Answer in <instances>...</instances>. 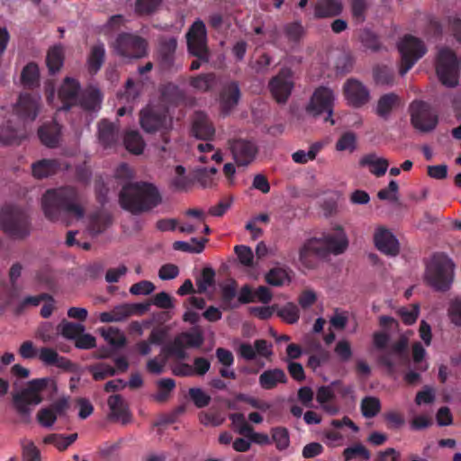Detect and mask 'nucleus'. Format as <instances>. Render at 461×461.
Instances as JSON below:
<instances>
[{
    "label": "nucleus",
    "instance_id": "57",
    "mask_svg": "<svg viewBox=\"0 0 461 461\" xmlns=\"http://www.w3.org/2000/svg\"><path fill=\"white\" fill-rule=\"evenodd\" d=\"M368 8L366 0H353L351 3L352 17L357 23L366 20V13Z\"/></svg>",
    "mask_w": 461,
    "mask_h": 461
},
{
    "label": "nucleus",
    "instance_id": "18",
    "mask_svg": "<svg viewBox=\"0 0 461 461\" xmlns=\"http://www.w3.org/2000/svg\"><path fill=\"white\" fill-rule=\"evenodd\" d=\"M376 249L388 256H395L399 252V242L395 236L386 228L378 227L374 234Z\"/></svg>",
    "mask_w": 461,
    "mask_h": 461
},
{
    "label": "nucleus",
    "instance_id": "11",
    "mask_svg": "<svg viewBox=\"0 0 461 461\" xmlns=\"http://www.w3.org/2000/svg\"><path fill=\"white\" fill-rule=\"evenodd\" d=\"M187 47L189 52L198 58L190 65L191 70H196L201 67L202 60L208 59V49L206 45V28L201 20H196L186 33Z\"/></svg>",
    "mask_w": 461,
    "mask_h": 461
},
{
    "label": "nucleus",
    "instance_id": "47",
    "mask_svg": "<svg viewBox=\"0 0 461 461\" xmlns=\"http://www.w3.org/2000/svg\"><path fill=\"white\" fill-rule=\"evenodd\" d=\"M104 339L113 348H121L126 344V338L119 329L110 327L106 330H102Z\"/></svg>",
    "mask_w": 461,
    "mask_h": 461
},
{
    "label": "nucleus",
    "instance_id": "25",
    "mask_svg": "<svg viewBox=\"0 0 461 461\" xmlns=\"http://www.w3.org/2000/svg\"><path fill=\"white\" fill-rule=\"evenodd\" d=\"M313 9L316 19L332 18L342 13L343 5L340 0H317Z\"/></svg>",
    "mask_w": 461,
    "mask_h": 461
},
{
    "label": "nucleus",
    "instance_id": "6",
    "mask_svg": "<svg viewBox=\"0 0 461 461\" xmlns=\"http://www.w3.org/2000/svg\"><path fill=\"white\" fill-rule=\"evenodd\" d=\"M109 46L116 56L126 59H140L148 55V41L138 33L121 32Z\"/></svg>",
    "mask_w": 461,
    "mask_h": 461
},
{
    "label": "nucleus",
    "instance_id": "58",
    "mask_svg": "<svg viewBox=\"0 0 461 461\" xmlns=\"http://www.w3.org/2000/svg\"><path fill=\"white\" fill-rule=\"evenodd\" d=\"M330 357V355L329 351L323 348H320L315 354L310 356L307 362V366L313 371H316L318 367L326 364Z\"/></svg>",
    "mask_w": 461,
    "mask_h": 461
},
{
    "label": "nucleus",
    "instance_id": "44",
    "mask_svg": "<svg viewBox=\"0 0 461 461\" xmlns=\"http://www.w3.org/2000/svg\"><path fill=\"white\" fill-rule=\"evenodd\" d=\"M58 330L64 338L76 340L77 338L85 331V326L80 323L70 322L64 320L59 324Z\"/></svg>",
    "mask_w": 461,
    "mask_h": 461
},
{
    "label": "nucleus",
    "instance_id": "29",
    "mask_svg": "<svg viewBox=\"0 0 461 461\" xmlns=\"http://www.w3.org/2000/svg\"><path fill=\"white\" fill-rule=\"evenodd\" d=\"M60 168L58 159H41L32 165V171L34 177L41 179L56 174Z\"/></svg>",
    "mask_w": 461,
    "mask_h": 461
},
{
    "label": "nucleus",
    "instance_id": "56",
    "mask_svg": "<svg viewBox=\"0 0 461 461\" xmlns=\"http://www.w3.org/2000/svg\"><path fill=\"white\" fill-rule=\"evenodd\" d=\"M217 173L215 167H202L195 171V179L203 187H211L213 185V176Z\"/></svg>",
    "mask_w": 461,
    "mask_h": 461
},
{
    "label": "nucleus",
    "instance_id": "51",
    "mask_svg": "<svg viewBox=\"0 0 461 461\" xmlns=\"http://www.w3.org/2000/svg\"><path fill=\"white\" fill-rule=\"evenodd\" d=\"M373 76L375 83L379 85H391L393 82V71L387 66H376Z\"/></svg>",
    "mask_w": 461,
    "mask_h": 461
},
{
    "label": "nucleus",
    "instance_id": "61",
    "mask_svg": "<svg viewBox=\"0 0 461 461\" xmlns=\"http://www.w3.org/2000/svg\"><path fill=\"white\" fill-rule=\"evenodd\" d=\"M234 251L239 258V261L246 267H250L253 264V252L252 249L245 245H237L234 247Z\"/></svg>",
    "mask_w": 461,
    "mask_h": 461
},
{
    "label": "nucleus",
    "instance_id": "14",
    "mask_svg": "<svg viewBox=\"0 0 461 461\" xmlns=\"http://www.w3.org/2000/svg\"><path fill=\"white\" fill-rule=\"evenodd\" d=\"M294 88L293 73L289 68H282L269 82V89L277 103L284 104Z\"/></svg>",
    "mask_w": 461,
    "mask_h": 461
},
{
    "label": "nucleus",
    "instance_id": "37",
    "mask_svg": "<svg viewBox=\"0 0 461 461\" xmlns=\"http://www.w3.org/2000/svg\"><path fill=\"white\" fill-rule=\"evenodd\" d=\"M64 63V51L61 46H54L48 50L46 64L50 74L59 71Z\"/></svg>",
    "mask_w": 461,
    "mask_h": 461
},
{
    "label": "nucleus",
    "instance_id": "38",
    "mask_svg": "<svg viewBox=\"0 0 461 461\" xmlns=\"http://www.w3.org/2000/svg\"><path fill=\"white\" fill-rule=\"evenodd\" d=\"M125 149L132 154L140 155L143 152L145 142L137 131H129L123 138Z\"/></svg>",
    "mask_w": 461,
    "mask_h": 461
},
{
    "label": "nucleus",
    "instance_id": "2",
    "mask_svg": "<svg viewBox=\"0 0 461 461\" xmlns=\"http://www.w3.org/2000/svg\"><path fill=\"white\" fill-rule=\"evenodd\" d=\"M348 247V240L341 226L335 227L332 231L322 233L320 238L313 237L305 240L299 249V260L308 268L314 269L320 258L330 254H342Z\"/></svg>",
    "mask_w": 461,
    "mask_h": 461
},
{
    "label": "nucleus",
    "instance_id": "24",
    "mask_svg": "<svg viewBox=\"0 0 461 461\" xmlns=\"http://www.w3.org/2000/svg\"><path fill=\"white\" fill-rule=\"evenodd\" d=\"M177 47L176 39L174 37L162 38L158 46V59L162 69L169 70L175 62V53Z\"/></svg>",
    "mask_w": 461,
    "mask_h": 461
},
{
    "label": "nucleus",
    "instance_id": "17",
    "mask_svg": "<svg viewBox=\"0 0 461 461\" xmlns=\"http://www.w3.org/2000/svg\"><path fill=\"white\" fill-rule=\"evenodd\" d=\"M167 112H160L153 107H146L140 111V123L149 133L156 132L167 126Z\"/></svg>",
    "mask_w": 461,
    "mask_h": 461
},
{
    "label": "nucleus",
    "instance_id": "8",
    "mask_svg": "<svg viewBox=\"0 0 461 461\" xmlns=\"http://www.w3.org/2000/svg\"><path fill=\"white\" fill-rule=\"evenodd\" d=\"M0 225L3 230L14 240H24L31 233L28 215L15 205L6 204L1 209Z\"/></svg>",
    "mask_w": 461,
    "mask_h": 461
},
{
    "label": "nucleus",
    "instance_id": "63",
    "mask_svg": "<svg viewBox=\"0 0 461 461\" xmlns=\"http://www.w3.org/2000/svg\"><path fill=\"white\" fill-rule=\"evenodd\" d=\"M182 338L185 348H200L203 343V337L201 332H183L179 335Z\"/></svg>",
    "mask_w": 461,
    "mask_h": 461
},
{
    "label": "nucleus",
    "instance_id": "48",
    "mask_svg": "<svg viewBox=\"0 0 461 461\" xmlns=\"http://www.w3.org/2000/svg\"><path fill=\"white\" fill-rule=\"evenodd\" d=\"M342 455L345 461H350L356 458L368 460L370 458V452L365 446L360 443L346 447L343 450Z\"/></svg>",
    "mask_w": 461,
    "mask_h": 461
},
{
    "label": "nucleus",
    "instance_id": "59",
    "mask_svg": "<svg viewBox=\"0 0 461 461\" xmlns=\"http://www.w3.org/2000/svg\"><path fill=\"white\" fill-rule=\"evenodd\" d=\"M22 456L23 461H41V453L32 441L22 443Z\"/></svg>",
    "mask_w": 461,
    "mask_h": 461
},
{
    "label": "nucleus",
    "instance_id": "34",
    "mask_svg": "<svg viewBox=\"0 0 461 461\" xmlns=\"http://www.w3.org/2000/svg\"><path fill=\"white\" fill-rule=\"evenodd\" d=\"M105 59V48L104 43L99 42L91 48L87 65L91 74H96L102 68Z\"/></svg>",
    "mask_w": 461,
    "mask_h": 461
},
{
    "label": "nucleus",
    "instance_id": "7",
    "mask_svg": "<svg viewBox=\"0 0 461 461\" xmlns=\"http://www.w3.org/2000/svg\"><path fill=\"white\" fill-rule=\"evenodd\" d=\"M455 265L445 254H435L427 265L426 278L436 291L449 290L454 280Z\"/></svg>",
    "mask_w": 461,
    "mask_h": 461
},
{
    "label": "nucleus",
    "instance_id": "20",
    "mask_svg": "<svg viewBox=\"0 0 461 461\" xmlns=\"http://www.w3.org/2000/svg\"><path fill=\"white\" fill-rule=\"evenodd\" d=\"M427 52L424 42L411 35L405 34V73Z\"/></svg>",
    "mask_w": 461,
    "mask_h": 461
},
{
    "label": "nucleus",
    "instance_id": "40",
    "mask_svg": "<svg viewBox=\"0 0 461 461\" xmlns=\"http://www.w3.org/2000/svg\"><path fill=\"white\" fill-rule=\"evenodd\" d=\"M208 242V239H196L192 238L191 243L186 241H175L173 243V249L178 251H184L188 253H201L203 251L205 244Z\"/></svg>",
    "mask_w": 461,
    "mask_h": 461
},
{
    "label": "nucleus",
    "instance_id": "1",
    "mask_svg": "<svg viewBox=\"0 0 461 461\" xmlns=\"http://www.w3.org/2000/svg\"><path fill=\"white\" fill-rule=\"evenodd\" d=\"M41 96L30 93L20 95L14 112L0 110V142L19 143L27 136L26 122H33L38 116Z\"/></svg>",
    "mask_w": 461,
    "mask_h": 461
},
{
    "label": "nucleus",
    "instance_id": "50",
    "mask_svg": "<svg viewBox=\"0 0 461 461\" xmlns=\"http://www.w3.org/2000/svg\"><path fill=\"white\" fill-rule=\"evenodd\" d=\"M277 315L289 324L297 322L300 318L299 309L294 303H287L278 310Z\"/></svg>",
    "mask_w": 461,
    "mask_h": 461
},
{
    "label": "nucleus",
    "instance_id": "36",
    "mask_svg": "<svg viewBox=\"0 0 461 461\" xmlns=\"http://www.w3.org/2000/svg\"><path fill=\"white\" fill-rule=\"evenodd\" d=\"M40 72L36 63H28L22 70L21 82L24 87L32 89L39 86Z\"/></svg>",
    "mask_w": 461,
    "mask_h": 461
},
{
    "label": "nucleus",
    "instance_id": "5",
    "mask_svg": "<svg viewBox=\"0 0 461 461\" xmlns=\"http://www.w3.org/2000/svg\"><path fill=\"white\" fill-rule=\"evenodd\" d=\"M379 324L384 331H376L373 335L374 347L382 351L379 363L387 368L389 374L396 372L398 366L403 362V335L401 334L396 343L387 348L393 332L399 328V323L392 317L383 315L379 318Z\"/></svg>",
    "mask_w": 461,
    "mask_h": 461
},
{
    "label": "nucleus",
    "instance_id": "43",
    "mask_svg": "<svg viewBox=\"0 0 461 461\" xmlns=\"http://www.w3.org/2000/svg\"><path fill=\"white\" fill-rule=\"evenodd\" d=\"M283 32L288 41L298 43L305 33V30L299 21L288 23L284 25Z\"/></svg>",
    "mask_w": 461,
    "mask_h": 461
},
{
    "label": "nucleus",
    "instance_id": "46",
    "mask_svg": "<svg viewBox=\"0 0 461 461\" xmlns=\"http://www.w3.org/2000/svg\"><path fill=\"white\" fill-rule=\"evenodd\" d=\"M94 380L102 381L116 375V369L107 363H97L88 367Z\"/></svg>",
    "mask_w": 461,
    "mask_h": 461
},
{
    "label": "nucleus",
    "instance_id": "39",
    "mask_svg": "<svg viewBox=\"0 0 461 461\" xmlns=\"http://www.w3.org/2000/svg\"><path fill=\"white\" fill-rule=\"evenodd\" d=\"M266 282L273 286H283L290 283L291 278L289 271L285 267H273L265 276Z\"/></svg>",
    "mask_w": 461,
    "mask_h": 461
},
{
    "label": "nucleus",
    "instance_id": "15",
    "mask_svg": "<svg viewBox=\"0 0 461 461\" xmlns=\"http://www.w3.org/2000/svg\"><path fill=\"white\" fill-rule=\"evenodd\" d=\"M343 94L348 104L354 108H360L370 100L368 88L355 78H349L344 83Z\"/></svg>",
    "mask_w": 461,
    "mask_h": 461
},
{
    "label": "nucleus",
    "instance_id": "28",
    "mask_svg": "<svg viewBox=\"0 0 461 461\" xmlns=\"http://www.w3.org/2000/svg\"><path fill=\"white\" fill-rule=\"evenodd\" d=\"M359 165L367 167L372 175L381 177L386 173L389 161L384 158L378 157L375 153H368L361 158Z\"/></svg>",
    "mask_w": 461,
    "mask_h": 461
},
{
    "label": "nucleus",
    "instance_id": "30",
    "mask_svg": "<svg viewBox=\"0 0 461 461\" xmlns=\"http://www.w3.org/2000/svg\"><path fill=\"white\" fill-rule=\"evenodd\" d=\"M103 100L102 93L95 87L84 90L78 99L80 106L86 111H95L100 108Z\"/></svg>",
    "mask_w": 461,
    "mask_h": 461
},
{
    "label": "nucleus",
    "instance_id": "22",
    "mask_svg": "<svg viewBox=\"0 0 461 461\" xmlns=\"http://www.w3.org/2000/svg\"><path fill=\"white\" fill-rule=\"evenodd\" d=\"M240 99V86L235 81L224 84L220 92V104L224 113H229Z\"/></svg>",
    "mask_w": 461,
    "mask_h": 461
},
{
    "label": "nucleus",
    "instance_id": "33",
    "mask_svg": "<svg viewBox=\"0 0 461 461\" xmlns=\"http://www.w3.org/2000/svg\"><path fill=\"white\" fill-rule=\"evenodd\" d=\"M131 316V312H130L128 303H122L114 306L109 312L100 313L99 320L104 323L120 322L125 321Z\"/></svg>",
    "mask_w": 461,
    "mask_h": 461
},
{
    "label": "nucleus",
    "instance_id": "64",
    "mask_svg": "<svg viewBox=\"0 0 461 461\" xmlns=\"http://www.w3.org/2000/svg\"><path fill=\"white\" fill-rule=\"evenodd\" d=\"M448 313L451 321L456 326H461V297H456L451 301Z\"/></svg>",
    "mask_w": 461,
    "mask_h": 461
},
{
    "label": "nucleus",
    "instance_id": "41",
    "mask_svg": "<svg viewBox=\"0 0 461 461\" xmlns=\"http://www.w3.org/2000/svg\"><path fill=\"white\" fill-rule=\"evenodd\" d=\"M362 415L366 419L375 417L381 411V402L377 397L366 396L360 403Z\"/></svg>",
    "mask_w": 461,
    "mask_h": 461
},
{
    "label": "nucleus",
    "instance_id": "32",
    "mask_svg": "<svg viewBox=\"0 0 461 461\" xmlns=\"http://www.w3.org/2000/svg\"><path fill=\"white\" fill-rule=\"evenodd\" d=\"M118 131L115 125L107 120H102L98 124V139L105 147H112L117 140Z\"/></svg>",
    "mask_w": 461,
    "mask_h": 461
},
{
    "label": "nucleus",
    "instance_id": "31",
    "mask_svg": "<svg viewBox=\"0 0 461 461\" xmlns=\"http://www.w3.org/2000/svg\"><path fill=\"white\" fill-rule=\"evenodd\" d=\"M401 104V98L399 95L389 93L383 95L378 102L375 108L376 114L384 120H387L392 111L399 106Z\"/></svg>",
    "mask_w": 461,
    "mask_h": 461
},
{
    "label": "nucleus",
    "instance_id": "19",
    "mask_svg": "<svg viewBox=\"0 0 461 461\" xmlns=\"http://www.w3.org/2000/svg\"><path fill=\"white\" fill-rule=\"evenodd\" d=\"M80 84L77 79L66 77L59 89V98L63 110H69L78 103Z\"/></svg>",
    "mask_w": 461,
    "mask_h": 461
},
{
    "label": "nucleus",
    "instance_id": "4",
    "mask_svg": "<svg viewBox=\"0 0 461 461\" xmlns=\"http://www.w3.org/2000/svg\"><path fill=\"white\" fill-rule=\"evenodd\" d=\"M163 202L159 189L145 181L125 184L119 193L121 207L133 215L149 212Z\"/></svg>",
    "mask_w": 461,
    "mask_h": 461
},
{
    "label": "nucleus",
    "instance_id": "54",
    "mask_svg": "<svg viewBox=\"0 0 461 461\" xmlns=\"http://www.w3.org/2000/svg\"><path fill=\"white\" fill-rule=\"evenodd\" d=\"M272 440L275 442L277 449L284 450L287 448L290 443L287 429L284 427L274 428L272 429Z\"/></svg>",
    "mask_w": 461,
    "mask_h": 461
},
{
    "label": "nucleus",
    "instance_id": "60",
    "mask_svg": "<svg viewBox=\"0 0 461 461\" xmlns=\"http://www.w3.org/2000/svg\"><path fill=\"white\" fill-rule=\"evenodd\" d=\"M188 393L197 408H203L211 402V396L205 393L201 388H190Z\"/></svg>",
    "mask_w": 461,
    "mask_h": 461
},
{
    "label": "nucleus",
    "instance_id": "42",
    "mask_svg": "<svg viewBox=\"0 0 461 461\" xmlns=\"http://www.w3.org/2000/svg\"><path fill=\"white\" fill-rule=\"evenodd\" d=\"M215 75L213 73L200 74L190 79V86L201 92L211 90L215 85Z\"/></svg>",
    "mask_w": 461,
    "mask_h": 461
},
{
    "label": "nucleus",
    "instance_id": "35",
    "mask_svg": "<svg viewBox=\"0 0 461 461\" xmlns=\"http://www.w3.org/2000/svg\"><path fill=\"white\" fill-rule=\"evenodd\" d=\"M112 224V217L102 212L90 216L88 229L92 235L103 233Z\"/></svg>",
    "mask_w": 461,
    "mask_h": 461
},
{
    "label": "nucleus",
    "instance_id": "13",
    "mask_svg": "<svg viewBox=\"0 0 461 461\" xmlns=\"http://www.w3.org/2000/svg\"><path fill=\"white\" fill-rule=\"evenodd\" d=\"M413 126L421 131H429L438 124L437 113L425 102H413L410 105Z\"/></svg>",
    "mask_w": 461,
    "mask_h": 461
},
{
    "label": "nucleus",
    "instance_id": "21",
    "mask_svg": "<svg viewBox=\"0 0 461 461\" xmlns=\"http://www.w3.org/2000/svg\"><path fill=\"white\" fill-rule=\"evenodd\" d=\"M159 102L168 109L171 106H177L184 102L185 92L176 84L167 82L158 87Z\"/></svg>",
    "mask_w": 461,
    "mask_h": 461
},
{
    "label": "nucleus",
    "instance_id": "45",
    "mask_svg": "<svg viewBox=\"0 0 461 461\" xmlns=\"http://www.w3.org/2000/svg\"><path fill=\"white\" fill-rule=\"evenodd\" d=\"M185 348L184 340L177 336L171 344L162 348V354L167 359L170 357H176L177 359L183 360L186 357Z\"/></svg>",
    "mask_w": 461,
    "mask_h": 461
},
{
    "label": "nucleus",
    "instance_id": "62",
    "mask_svg": "<svg viewBox=\"0 0 461 461\" xmlns=\"http://www.w3.org/2000/svg\"><path fill=\"white\" fill-rule=\"evenodd\" d=\"M399 190V185L395 180H391L386 188L381 189L377 193V197L380 200H388L390 202L398 201L397 193Z\"/></svg>",
    "mask_w": 461,
    "mask_h": 461
},
{
    "label": "nucleus",
    "instance_id": "55",
    "mask_svg": "<svg viewBox=\"0 0 461 461\" xmlns=\"http://www.w3.org/2000/svg\"><path fill=\"white\" fill-rule=\"evenodd\" d=\"M357 138L352 131L343 133L336 143V149L339 151L349 150L353 152L356 149Z\"/></svg>",
    "mask_w": 461,
    "mask_h": 461
},
{
    "label": "nucleus",
    "instance_id": "16",
    "mask_svg": "<svg viewBox=\"0 0 461 461\" xmlns=\"http://www.w3.org/2000/svg\"><path fill=\"white\" fill-rule=\"evenodd\" d=\"M229 146L235 163L240 167L249 165L258 152L253 141L243 139L230 140Z\"/></svg>",
    "mask_w": 461,
    "mask_h": 461
},
{
    "label": "nucleus",
    "instance_id": "27",
    "mask_svg": "<svg viewBox=\"0 0 461 461\" xmlns=\"http://www.w3.org/2000/svg\"><path fill=\"white\" fill-rule=\"evenodd\" d=\"M60 133L61 126L56 122L44 123L38 130L41 141L49 148H55L59 145Z\"/></svg>",
    "mask_w": 461,
    "mask_h": 461
},
{
    "label": "nucleus",
    "instance_id": "9",
    "mask_svg": "<svg viewBox=\"0 0 461 461\" xmlns=\"http://www.w3.org/2000/svg\"><path fill=\"white\" fill-rule=\"evenodd\" d=\"M49 381V378L32 379L28 383L27 388L13 394L14 408L25 420H29L32 406L41 402L42 398L39 393L48 386Z\"/></svg>",
    "mask_w": 461,
    "mask_h": 461
},
{
    "label": "nucleus",
    "instance_id": "53",
    "mask_svg": "<svg viewBox=\"0 0 461 461\" xmlns=\"http://www.w3.org/2000/svg\"><path fill=\"white\" fill-rule=\"evenodd\" d=\"M162 0H136L135 12L139 15H149L155 13Z\"/></svg>",
    "mask_w": 461,
    "mask_h": 461
},
{
    "label": "nucleus",
    "instance_id": "12",
    "mask_svg": "<svg viewBox=\"0 0 461 461\" xmlns=\"http://www.w3.org/2000/svg\"><path fill=\"white\" fill-rule=\"evenodd\" d=\"M458 61L456 55L449 49H441L437 56L436 72L440 82L448 87L458 84Z\"/></svg>",
    "mask_w": 461,
    "mask_h": 461
},
{
    "label": "nucleus",
    "instance_id": "23",
    "mask_svg": "<svg viewBox=\"0 0 461 461\" xmlns=\"http://www.w3.org/2000/svg\"><path fill=\"white\" fill-rule=\"evenodd\" d=\"M192 134L199 140H211L215 134V129L203 112H196L192 122Z\"/></svg>",
    "mask_w": 461,
    "mask_h": 461
},
{
    "label": "nucleus",
    "instance_id": "3",
    "mask_svg": "<svg viewBox=\"0 0 461 461\" xmlns=\"http://www.w3.org/2000/svg\"><path fill=\"white\" fill-rule=\"evenodd\" d=\"M81 197L76 187L62 186L49 189L41 198V206L47 219L52 221L72 216L77 220L85 215Z\"/></svg>",
    "mask_w": 461,
    "mask_h": 461
},
{
    "label": "nucleus",
    "instance_id": "52",
    "mask_svg": "<svg viewBox=\"0 0 461 461\" xmlns=\"http://www.w3.org/2000/svg\"><path fill=\"white\" fill-rule=\"evenodd\" d=\"M176 176L174 177L171 182L170 185L172 188H174L175 191L183 192L186 191L190 181L189 179L185 176V168L183 166H176L175 168Z\"/></svg>",
    "mask_w": 461,
    "mask_h": 461
},
{
    "label": "nucleus",
    "instance_id": "49",
    "mask_svg": "<svg viewBox=\"0 0 461 461\" xmlns=\"http://www.w3.org/2000/svg\"><path fill=\"white\" fill-rule=\"evenodd\" d=\"M108 405L111 409L112 415L116 419L122 418L123 423H125L124 416L126 415V409L122 397L120 394L111 395L108 398Z\"/></svg>",
    "mask_w": 461,
    "mask_h": 461
},
{
    "label": "nucleus",
    "instance_id": "26",
    "mask_svg": "<svg viewBox=\"0 0 461 461\" xmlns=\"http://www.w3.org/2000/svg\"><path fill=\"white\" fill-rule=\"evenodd\" d=\"M287 376L281 368L265 370L258 377V384L264 390L275 389L279 384H286Z\"/></svg>",
    "mask_w": 461,
    "mask_h": 461
},
{
    "label": "nucleus",
    "instance_id": "10",
    "mask_svg": "<svg viewBox=\"0 0 461 461\" xmlns=\"http://www.w3.org/2000/svg\"><path fill=\"white\" fill-rule=\"evenodd\" d=\"M335 105V95L332 89L327 86L317 87L308 104L305 106V112L308 115L318 118L325 115L324 122H330L331 125L335 124L332 118Z\"/></svg>",
    "mask_w": 461,
    "mask_h": 461
}]
</instances>
